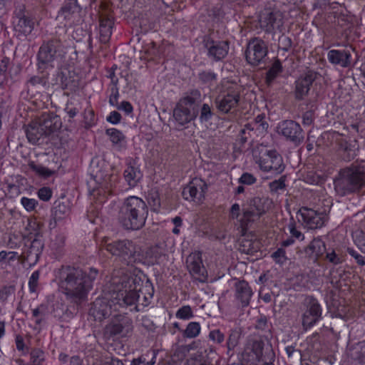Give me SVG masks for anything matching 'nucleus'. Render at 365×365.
Here are the masks:
<instances>
[{"instance_id":"1","label":"nucleus","mask_w":365,"mask_h":365,"mask_svg":"<svg viewBox=\"0 0 365 365\" xmlns=\"http://www.w3.org/2000/svg\"><path fill=\"white\" fill-rule=\"evenodd\" d=\"M101 246V252L105 249L115 262L121 264L106 277L101 294L92 302L89 315L95 321L101 322L128 306L135 305L136 311H143L152 302L154 287L149 279L145 280L143 272L134 265L140 261L135 245L128 240L109 243L104 238Z\"/></svg>"},{"instance_id":"45","label":"nucleus","mask_w":365,"mask_h":365,"mask_svg":"<svg viewBox=\"0 0 365 365\" xmlns=\"http://www.w3.org/2000/svg\"><path fill=\"white\" fill-rule=\"evenodd\" d=\"M68 306L63 302L56 301L53 306V313L54 317L58 319H63L67 315Z\"/></svg>"},{"instance_id":"39","label":"nucleus","mask_w":365,"mask_h":365,"mask_svg":"<svg viewBox=\"0 0 365 365\" xmlns=\"http://www.w3.org/2000/svg\"><path fill=\"white\" fill-rule=\"evenodd\" d=\"M340 150L344 151L343 158L346 161L352 160L356 156V144L346 140L340 143Z\"/></svg>"},{"instance_id":"28","label":"nucleus","mask_w":365,"mask_h":365,"mask_svg":"<svg viewBox=\"0 0 365 365\" xmlns=\"http://www.w3.org/2000/svg\"><path fill=\"white\" fill-rule=\"evenodd\" d=\"M105 133L116 150L122 151L126 148V137L121 130L115 128H109Z\"/></svg>"},{"instance_id":"2","label":"nucleus","mask_w":365,"mask_h":365,"mask_svg":"<svg viewBox=\"0 0 365 365\" xmlns=\"http://www.w3.org/2000/svg\"><path fill=\"white\" fill-rule=\"evenodd\" d=\"M110 172V165L103 158L96 156L91 159L88 173L94 185L91 188L90 182L88 187L89 196L93 202L87 210V217L91 223H97L103 204L108 197L121 191L118 176L111 174Z\"/></svg>"},{"instance_id":"4","label":"nucleus","mask_w":365,"mask_h":365,"mask_svg":"<svg viewBox=\"0 0 365 365\" xmlns=\"http://www.w3.org/2000/svg\"><path fill=\"white\" fill-rule=\"evenodd\" d=\"M98 274V271L95 268L86 272L71 265H62L55 272L59 287L65 295L77 302L87 300Z\"/></svg>"},{"instance_id":"50","label":"nucleus","mask_w":365,"mask_h":365,"mask_svg":"<svg viewBox=\"0 0 365 365\" xmlns=\"http://www.w3.org/2000/svg\"><path fill=\"white\" fill-rule=\"evenodd\" d=\"M108 103L111 106H117L118 99L120 97L119 94V86H108Z\"/></svg>"},{"instance_id":"52","label":"nucleus","mask_w":365,"mask_h":365,"mask_svg":"<svg viewBox=\"0 0 365 365\" xmlns=\"http://www.w3.org/2000/svg\"><path fill=\"white\" fill-rule=\"evenodd\" d=\"M37 195L41 200L48 202L53 196V190L49 187L43 186L38 189Z\"/></svg>"},{"instance_id":"37","label":"nucleus","mask_w":365,"mask_h":365,"mask_svg":"<svg viewBox=\"0 0 365 365\" xmlns=\"http://www.w3.org/2000/svg\"><path fill=\"white\" fill-rule=\"evenodd\" d=\"M27 237L28 235L22 234L21 232L10 233L8 237L7 246L11 249L19 248L22 245H24L25 240Z\"/></svg>"},{"instance_id":"14","label":"nucleus","mask_w":365,"mask_h":365,"mask_svg":"<svg viewBox=\"0 0 365 365\" xmlns=\"http://www.w3.org/2000/svg\"><path fill=\"white\" fill-rule=\"evenodd\" d=\"M240 98V88L237 85H230L222 91L217 97L215 103L218 111L221 113H231L235 110Z\"/></svg>"},{"instance_id":"62","label":"nucleus","mask_w":365,"mask_h":365,"mask_svg":"<svg viewBox=\"0 0 365 365\" xmlns=\"http://www.w3.org/2000/svg\"><path fill=\"white\" fill-rule=\"evenodd\" d=\"M347 252L349 255L356 260V262L359 265L363 266L365 264L364 257L361 255H360L357 251H356L354 249L349 248Z\"/></svg>"},{"instance_id":"6","label":"nucleus","mask_w":365,"mask_h":365,"mask_svg":"<svg viewBox=\"0 0 365 365\" xmlns=\"http://www.w3.org/2000/svg\"><path fill=\"white\" fill-rule=\"evenodd\" d=\"M120 214L122 222L127 229L139 230L145 225L148 209L141 198L130 196L125 200Z\"/></svg>"},{"instance_id":"22","label":"nucleus","mask_w":365,"mask_h":365,"mask_svg":"<svg viewBox=\"0 0 365 365\" xmlns=\"http://www.w3.org/2000/svg\"><path fill=\"white\" fill-rule=\"evenodd\" d=\"M316 77L315 72L309 71L295 81L294 96L296 101H303L307 96Z\"/></svg>"},{"instance_id":"55","label":"nucleus","mask_w":365,"mask_h":365,"mask_svg":"<svg viewBox=\"0 0 365 365\" xmlns=\"http://www.w3.org/2000/svg\"><path fill=\"white\" fill-rule=\"evenodd\" d=\"M118 110L124 112L125 115L127 116H133V105L127 101H123L120 103H117V106H115Z\"/></svg>"},{"instance_id":"64","label":"nucleus","mask_w":365,"mask_h":365,"mask_svg":"<svg viewBox=\"0 0 365 365\" xmlns=\"http://www.w3.org/2000/svg\"><path fill=\"white\" fill-rule=\"evenodd\" d=\"M7 192L10 197H15L21 194V188L17 185L9 184L7 186Z\"/></svg>"},{"instance_id":"5","label":"nucleus","mask_w":365,"mask_h":365,"mask_svg":"<svg viewBox=\"0 0 365 365\" xmlns=\"http://www.w3.org/2000/svg\"><path fill=\"white\" fill-rule=\"evenodd\" d=\"M313 24L338 38L347 39L354 28L353 16L337 2H334L325 11L319 12Z\"/></svg>"},{"instance_id":"43","label":"nucleus","mask_w":365,"mask_h":365,"mask_svg":"<svg viewBox=\"0 0 365 365\" xmlns=\"http://www.w3.org/2000/svg\"><path fill=\"white\" fill-rule=\"evenodd\" d=\"M214 115L213 112L211 110L210 106L204 103L200 109V121L202 124H204L206 127L211 123V120Z\"/></svg>"},{"instance_id":"59","label":"nucleus","mask_w":365,"mask_h":365,"mask_svg":"<svg viewBox=\"0 0 365 365\" xmlns=\"http://www.w3.org/2000/svg\"><path fill=\"white\" fill-rule=\"evenodd\" d=\"M210 339L214 342L221 344L225 339V335L219 329H214L210 332Z\"/></svg>"},{"instance_id":"38","label":"nucleus","mask_w":365,"mask_h":365,"mask_svg":"<svg viewBox=\"0 0 365 365\" xmlns=\"http://www.w3.org/2000/svg\"><path fill=\"white\" fill-rule=\"evenodd\" d=\"M207 15L213 23L220 24L223 22L225 14L222 6L217 4L207 9Z\"/></svg>"},{"instance_id":"54","label":"nucleus","mask_w":365,"mask_h":365,"mask_svg":"<svg viewBox=\"0 0 365 365\" xmlns=\"http://www.w3.org/2000/svg\"><path fill=\"white\" fill-rule=\"evenodd\" d=\"M269 189L273 192L284 190L285 187V177L282 176L278 180H274L269 185Z\"/></svg>"},{"instance_id":"35","label":"nucleus","mask_w":365,"mask_h":365,"mask_svg":"<svg viewBox=\"0 0 365 365\" xmlns=\"http://www.w3.org/2000/svg\"><path fill=\"white\" fill-rule=\"evenodd\" d=\"M35 21L33 18L29 16H24L19 19V22L16 25V30L26 36L31 33L34 29Z\"/></svg>"},{"instance_id":"19","label":"nucleus","mask_w":365,"mask_h":365,"mask_svg":"<svg viewBox=\"0 0 365 365\" xmlns=\"http://www.w3.org/2000/svg\"><path fill=\"white\" fill-rule=\"evenodd\" d=\"M307 309L303 314L302 324L306 329H311L322 319V307L319 301L314 297L306 299Z\"/></svg>"},{"instance_id":"3","label":"nucleus","mask_w":365,"mask_h":365,"mask_svg":"<svg viewBox=\"0 0 365 365\" xmlns=\"http://www.w3.org/2000/svg\"><path fill=\"white\" fill-rule=\"evenodd\" d=\"M66 52L61 41L53 38L43 42L40 46L37 54L38 67L43 71L57 66L56 84L63 90L75 93L79 89L80 78L73 71H71L67 64H64Z\"/></svg>"},{"instance_id":"24","label":"nucleus","mask_w":365,"mask_h":365,"mask_svg":"<svg viewBox=\"0 0 365 365\" xmlns=\"http://www.w3.org/2000/svg\"><path fill=\"white\" fill-rule=\"evenodd\" d=\"M114 19L109 14H101L99 16V36L98 39L101 44L106 47L110 43V37L114 28Z\"/></svg>"},{"instance_id":"31","label":"nucleus","mask_w":365,"mask_h":365,"mask_svg":"<svg viewBox=\"0 0 365 365\" xmlns=\"http://www.w3.org/2000/svg\"><path fill=\"white\" fill-rule=\"evenodd\" d=\"M349 365H365V344L360 343L349 350Z\"/></svg>"},{"instance_id":"13","label":"nucleus","mask_w":365,"mask_h":365,"mask_svg":"<svg viewBox=\"0 0 365 365\" xmlns=\"http://www.w3.org/2000/svg\"><path fill=\"white\" fill-rule=\"evenodd\" d=\"M44 247V240L40 232H30L22 248L24 259L30 264H36Z\"/></svg>"},{"instance_id":"16","label":"nucleus","mask_w":365,"mask_h":365,"mask_svg":"<svg viewBox=\"0 0 365 365\" xmlns=\"http://www.w3.org/2000/svg\"><path fill=\"white\" fill-rule=\"evenodd\" d=\"M268 53V47L266 42L259 38L251 39L245 50L247 62L252 66H258L262 63Z\"/></svg>"},{"instance_id":"10","label":"nucleus","mask_w":365,"mask_h":365,"mask_svg":"<svg viewBox=\"0 0 365 365\" xmlns=\"http://www.w3.org/2000/svg\"><path fill=\"white\" fill-rule=\"evenodd\" d=\"M262 29L267 33H282L284 31V15L273 3L269 2L259 14Z\"/></svg>"},{"instance_id":"48","label":"nucleus","mask_w":365,"mask_h":365,"mask_svg":"<svg viewBox=\"0 0 365 365\" xmlns=\"http://www.w3.org/2000/svg\"><path fill=\"white\" fill-rule=\"evenodd\" d=\"M198 78L202 84L209 85L217 79V74L212 70H205L199 73Z\"/></svg>"},{"instance_id":"11","label":"nucleus","mask_w":365,"mask_h":365,"mask_svg":"<svg viewBox=\"0 0 365 365\" xmlns=\"http://www.w3.org/2000/svg\"><path fill=\"white\" fill-rule=\"evenodd\" d=\"M364 161L361 163H354L349 167L341 171L343 183V193H351L359 190L365 183Z\"/></svg>"},{"instance_id":"42","label":"nucleus","mask_w":365,"mask_h":365,"mask_svg":"<svg viewBox=\"0 0 365 365\" xmlns=\"http://www.w3.org/2000/svg\"><path fill=\"white\" fill-rule=\"evenodd\" d=\"M201 93L197 89L191 90L187 96L180 99V102L185 104L186 106L191 107L200 101Z\"/></svg>"},{"instance_id":"41","label":"nucleus","mask_w":365,"mask_h":365,"mask_svg":"<svg viewBox=\"0 0 365 365\" xmlns=\"http://www.w3.org/2000/svg\"><path fill=\"white\" fill-rule=\"evenodd\" d=\"M282 71V65L279 60L275 61L266 73V81L271 83Z\"/></svg>"},{"instance_id":"15","label":"nucleus","mask_w":365,"mask_h":365,"mask_svg":"<svg viewBox=\"0 0 365 365\" xmlns=\"http://www.w3.org/2000/svg\"><path fill=\"white\" fill-rule=\"evenodd\" d=\"M81 7L78 0H65L58 11L57 19L66 27H72L81 21Z\"/></svg>"},{"instance_id":"40","label":"nucleus","mask_w":365,"mask_h":365,"mask_svg":"<svg viewBox=\"0 0 365 365\" xmlns=\"http://www.w3.org/2000/svg\"><path fill=\"white\" fill-rule=\"evenodd\" d=\"M190 271L193 274L198 275L200 277H206L207 272L202 264V261L200 256H197V259L191 262L189 264Z\"/></svg>"},{"instance_id":"20","label":"nucleus","mask_w":365,"mask_h":365,"mask_svg":"<svg viewBox=\"0 0 365 365\" xmlns=\"http://www.w3.org/2000/svg\"><path fill=\"white\" fill-rule=\"evenodd\" d=\"M277 131L286 140L293 143H299L304 138L301 125L292 120H282L279 123Z\"/></svg>"},{"instance_id":"58","label":"nucleus","mask_w":365,"mask_h":365,"mask_svg":"<svg viewBox=\"0 0 365 365\" xmlns=\"http://www.w3.org/2000/svg\"><path fill=\"white\" fill-rule=\"evenodd\" d=\"M122 116L118 111H111L107 116L106 120L112 125H118L120 123Z\"/></svg>"},{"instance_id":"60","label":"nucleus","mask_w":365,"mask_h":365,"mask_svg":"<svg viewBox=\"0 0 365 365\" xmlns=\"http://www.w3.org/2000/svg\"><path fill=\"white\" fill-rule=\"evenodd\" d=\"M325 259L333 264H339L341 262V257L335 252L334 250L327 252Z\"/></svg>"},{"instance_id":"46","label":"nucleus","mask_w":365,"mask_h":365,"mask_svg":"<svg viewBox=\"0 0 365 365\" xmlns=\"http://www.w3.org/2000/svg\"><path fill=\"white\" fill-rule=\"evenodd\" d=\"M241 338V332L237 329H232L227 341V347L229 351H234L239 344Z\"/></svg>"},{"instance_id":"51","label":"nucleus","mask_w":365,"mask_h":365,"mask_svg":"<svg viewBox=\"0 0 365 365\" xmlns=\"http://www.w3.org/2000/svg\"><path fill=\"white\" fill-rule=\"evenodd\" d=\"M21 204L26 211L31 212L35 210L38 203V201L34 198L22 197L21 198Z\"/></svg>"},{"instance_id":"29","label":"nucleus","mask_w":365,"mask_h":365,"mask_svg":"<svg viewBox=\"0 0 365 365\" xmlns=\"http://www.w3.org/2000/svg\"><path fill=\"white\" fill-rule=\"evenodd\" d=\"M204 192L202 186H197L192 181L183 188L182 196L186 200L200 202L204 198Z\"/></svg>"},{"instance_id":"47","label":"nucleus","mask_w":365,"mask_h":365,"mask_svg":"<svg viewBox=\"0 0 365 365\" xmlns=\"http://www.w3.org/2000/svg\"><path fill=\"white\" fill-rule=\"evenodd\" d=\"M200 330L201 327L199 322H191L187 324L183 334L189 339L195 338L200 334Z\"/></svg>"},{"instance_id":"61","label":"nucleus","mask_w":365,"mask_h":365,"mask_svg":"<svg viewBox=\"0 0 365 365\" xmlns=\"http://www.w3.org/2000/svg\"><path fill=\"white\" fill-rule=\"evenodd\" d=\"M272 257L277 263L283 262L287 259L286 252L283 248H278L272 254Z\"/></svg>"},{"instance_id":"12","label":"nucleus","mask_w":365,"mask_h":365,"mask_svg":"<svg viewBox=\"0 0 365 365\" xmlns=\"http://www.w3.org/2000/svg\"><path fill=\"white\" fill-rule=\"evenodd\" d=\"M109 322L104 328V334L108 337L116 336H127L133 331V321L125 313L114 312Z\"/></svg>"},{"instance_id":"33","label":"nucleus","mask_w":365,"mask_h":365,"mask_svg":"<svg viewBox=\"0 0 365 365\" xmlns=\"http://www.w3.org/2000/svg\"><path fill=\"white\" fill-rule=\"evenodd\" d=\"M123 175L130 187L137 186L143 177L140 168L133 165H128L124 170Z\"/></svg>"},{"instance_id":"7","label":"nucleus","mask_w":365,"mask_h":365,"mask_svg":"<svg viewBox=\"0 0 365 365\" xmlns=\"http://www.w3.org/2000/svg\"><path fill=\"white\" fill-rule=\"evenodd\" d=\"M252 157L262 173L276 175L281 174L285 168L282 155L274 149L257 146L252 150Z\"/></svg>"},{"instance_id":"57","label":"nucleus","mask_w":365,"mask_h":365,"mask_svg":"<svg viewBox=\"0 0 365 365\" xmlns=\"http://www.w3.org/2000/svg\"><path fill=\"white\" fill-rule=\"evenodd\" d=\"M256 178L250 173H243L238 182L241 185H251L256 182Z\"/></svg>"},{"instance_id":"25","label":"nucleus","mask_w":365,"mask_h":365,"mask_svg":"<svg viewBox=\"0 0 365 365\" xmlns=\"http://www.w3.org/2000/svg\"><path fill=\"white\" fill-rule=\"evenodd\" d=\"M66 236L63 232L51 234L48 244V254L51 258L61 260L65 255Z\"/></svg>"},{"instance_id":"21","label":"nucleus","mask_w":365,"mask_h":365,"mask_svg":"<svg viewBox=\"0 0 365 365\" xmlns=\"http://www.w3.org/2000/svg\"><path fill=\"white\" fill-rule=\"evenodd\" d=\"M203 44L207 50L208 57L215 61L225 58L229 51V44L227 41H215L210 36L204 37Z\"/></svg>"},{"instance_id":"18","label":"nucleus","mask_w":365,"mask_h":365,"mask_svg":"<svg viewBox=\"0 0 365 365\" xmlns=\"http://www.w3.org/2000/svg\"><path fill=\"white\" fill-rule=\"evenodd\" d=\"M268 123L265 121V115L264 114L258 115L255 121L247 123L243 128H242L237 136L236 144L240 146L247 141L249 138H251L253 134L258 135L260 133L267 130Z\"/></svg>"},{"instance_id":"26","label":"nucleus","mask_w":365,"mask_h":365,"mask_svg":"<svg viewBox=\"0 0 365 365\" xmlns=\"http://www.w3.org/2000/svg\"><path fill=\"white\" fill-rule=\"evenodd\" d=\"M327 59L334 66L348 68L351 63V53L346 48L331 49L327 53Z\"/></svg>"},{"instance_id":"9","label":"nucleus","mask_w":365,"mask_h":365,"mask_svg":"<svg viewBox=\"0 0 365 365\" xmlns=\"http://www.w3.org/2000/svg\"><path fill=\"white\" fill-rule=\"evenodd\" d=\"M37 128L26 130L28 140L32 144H40L43 138L58 132L62 125L61 118L53 113H43L38 118Z\"/></svg>"},{"instance_id":"30","label":"nucleus","mask_w":365,"mask_h":365,"mask_svg":"<svg viewBox=\"0 0 365 365\" xmlns=\"http://www.w3.org/2000/svg\"><path fill=\"white\" fill-rule=\"evenodd\" d=\"M173 117L180 125H185L192 120L190 108L179 102L173 110Z\"/></svg>"},{"instance_id":"8","label":"nucleus","mask_w":365,"mask_h":365,"mask_svg":"<svg viewBox=\"0 0 365 365\" xmlns=\"http://www.w3.org/2000/svg\"><path fill=\"white\" fill-rule=\"evenodd\" d=\"M243 365H271L275 354L270 346L265 347L262 339L250 341L242 353Z\"/></svg>"},{"instance_id":"17","label":"nucleus","mask_w":365,"mask_h":365,"mask_svg":"<svg viewBox=\"0 0 365 365\" xmlns=\"http://www.w3.org/2000/svg\"><path fill=\"white\" fill-rule=\"evenodd\" d=\"M299 222L307 229L315 230L322 227L327 220V215L324 212H318L312 208L302 207L297 213Z\"/></svg>"},{"instance_id":"53","label":"nucleus","mask_w":365,"mask_h":365,"mask_svg":"<svg viewBox=\"0 0 365 365\" xmlns=\"http://www.w3.org/2000/svg\"><path fill=\"white\" fill-rule=\"evenodd\" d=\"M40 273L38 270L32 272L29 279V289L30 292H36L38 287Z\"/></svg>"},{"instance_id":"34","label":"nucleus","mask_w":365,"mask_h":365,"mask_svg":"<svg viewBox=\"0 0 365 365\" xmlns=\"http://www.w3.org/2000/svg\"><path fill=\"white\" fill-rule=\"evenodd\" d=\"M46 83V80L44 77L32 76L26 83L28 93L33 95L34 93H40L41 90L44 89Z\"/></svg>"},{"instance_id":"44","label":"nucleus","mask_w":365,"mask_h":365,"mask_svg":"<svg viewBox=\"0 0 365 365\" xmlns=\"http://www.w3.org/2000/svg\"><path fill=\"white\" fill-rule=\"evenodd\" d=\"M287 230L291 237L295 240L302 241L304 239V235L301 231V225H297L293 219L287 225Z\"/></svg>"},{"instance_id":"23","label":"nucleus","mask_w":365,"mask_h":365,"mask_svg":"<svg viewBox=\"0 0 365 365\" xmlns=\"http://www.w3.org/2000/svg\"><path fill=\"white\" fill-rule=\"evenodd\" d=\"M46 163H49L48 157L46 154H43L39 155L36 160H30L28 166L36 176L48 179L55 174V170L49 168Z\"/></svg>"},{"instance_id":"63","label":"nucleus","mask_w":365,"mask_h":365,"mask_svg":"<svg viewBox=\"0 0 365 365\" xmlns=\"http://www.w3.org/2000/svg\"><path fill=\"white\" fill-rule=\"evenodd\" d=\"M314 120V112L313 110H307L302 115V123L305 125H310Z\"/></svg>"},{"instance_id":"36","label":"nucleus","mask_w":365,"mask_h":365,"mask_svg":"<svg viewBox=\"0 0 365 365\" xmlns=\"http://www.w3.org/2000/svg\"><path fill=\"white\" fill-rule=\"evenodd\" d=\"M253 224L251 217L247 214H244L237 224V230L242 237H248L252 233L250 227Z\"/></svg>"},{"instance_id":"32","label":"nucleus","mask_w":365,"mask_h":365,"mask_svg":"<svg viewBox=\"0 0 365 365\" xmlns=\"http://www.w3.org/2000/svg\"><path fill=\"white\" fill-rule=\"evenodd\" d=\"M306 253L315 258L316 260L322 257L326 252L324 242L320 237L314 238L306 248Z\"/></svg>"},{"instance_id":"27","label":"nucleus","mask_w":365,"mask_h":365,"mask_svg":"<svg viewBox=\"0 0 365 365\" xmlns=\"http://www.w3.org/2000/svg\"><path fill=\"white\" fill-rule=\"evenodd\" d=\"M253 292L248 282L245 280L236 284V299L240 302L242 308L250 305Z\"/></svg>"},{"instance_id":"49","label":"nucleus","mask_w":365,"mask_h":365,"mask_svg":"<svg viewBox=\"0 0 365 365\" xmlns=\"http://www.w3.org/2000/svg\"><path fill=\"white\" fill-rule=\"evenodd\" d=\"M175 317L178 319L188 320L193 317V312L190 305H183L175 313Z\"/></svg>"},{"instance_id":"56","label":"nucleus","mask_w":365,"mask_h":365,"mask_svg":"<svg viewBox=\"0 0 365 365\" xmlns=\"http://www.w3.org/2000/svg\"><path fill=\"white\" fill-rule=\"evenodd\" d=\"M19 254L18 252L11 251L6 252L4 250H1V264L4 263L6 260L10 262L11 261L16 260L19 261Z\"/></svg>"}]
</instances>
